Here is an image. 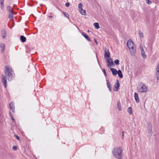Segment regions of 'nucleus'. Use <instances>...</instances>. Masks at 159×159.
<instances>
[{
  "label": "nucleus",
  "instance_id": "nucleus-32",
  "mask_svg": "<svg viewBox=\"0 0 159 159\" xmlns=\"http://www.w3.org/2000/svg\"><path fill=\"white\" fill-rule=\"evenodd\" d=\"M102 70H103V72L104 73V74L105 76H107V75L106 74V70H105V69L104 68H103L102 69Z\"/></svg>",
  "mask_w": 159,
  "mask_h": 159
},
{
  "label": "nucleus",
  "instance_id": "nucleus-40",
  "mask_svg": "<svg viewBox=\"0 0 159 159\" xmlns=\"http://www.w3.org/2000/svg\"><path fill=\"white\" fill-rule=\"evenodd\" d=\"M95 42H96V44H97V42H96V41H95Z\"/></svg>",
  "mask_w": 159,
  "mask_h": 159
},
{
  "label": "nucleus",
  "instance_id": "nucleus-8",
  "mask_svg": "<svg viewBox=\"0 0 159 159\" xmlns=\"http://www.w3.org/2000/svg\"><path fill=\"white\" fill-rule=\"evenodd\" d=\"M105 54L104 57L105 58H109L110 57V54L109 52V50L106 49L105 50Z\"/></svg>",
  "mask_w": 159,
  "mask_h": 159
},
{
  "label": "nucleus",
  "instance_id": "nucleus-6",
  "mask_svg": "<svg viewBox=\"0 0 159 159\" xmlns=\"http://www.w3.org/2000/svg\"><path fill=\"white\" fill-rule=\"evenodd\" d=\"M148 133L151 136L152 134V125L150 123L148 124Z\"/></svg>",
  "mask_w": 159,
  "mask_h": 159
},
{
  "label": "nucleus",
  "instance_id": "nucleus-11",
  "mask_svg": "<svg viewBox=\"0 0 159 159\" xmlns=\"http://www.w3.org/2000/svg\"><path fill=\"white\" fill-rule=\"evenodd\" d=\"M110 69L113 75H116L117 74V71L116 69L111 68H110Z\"/></svg>",
  "mask_w": 159,
  "mask_h": 159
},
{
  "label": "nucleus",
  "instance_id": "nucleus-30",
  "mask_svg": "<svg viewBox=\"0 0 159 159\" xmlns=\"http://www.w3.org/2000/svg\"><path fill=\"white\" fill-rule=\"evenodd\" d=\"M107 84L108 89L110 90V91H111V87L110 84V83Z\"/></svg>",
  "mask_w": 159,
  "mask_h": 159
},
{
  "label": "nucleus",
  "instance_id": "nucleus-3",
  "mask_svg": "<svg viewBox=\"0 0 159 159\" xmlns=\"http://www.w3.org/2000/svg\"><path fill=\"white\" fill-rule=\"evenodd\" d=\"M127 45L129 49L131 54L134 55L136 52L135 46L131 40H128Z\"/></svg>",
  "mask_w": 159,
  "mask_h": 159
},
{
  "label": "nucleus",
  "instance_id": "nucleus-23",
  "mask_svg": "<svg viewBox=\"0 0 159 159\" xmlns=\"http://www.w3.org/2000/svg\"><path fill=\"white\" fill-rule=\"evenodd\" d=\"M127 111L130 115L132 114V107H129L128 108Z\"/></svg>",
  "mask_w": 159,
  "mask_h": 159
},
{
  "label": "nucleus",
  "instance_id": "nucleus-21",
  "mask_svg": "<svg viewBox=\"0 0 159 159\" xmlns=\"http://www.w3.org/2000/svg\"><path fill=\"white\" fill-rule=\"evenodd\" d=\"M117 74L119 75V77L121 78L123 77V75L121 71L120 70H119L117 72Z\"/></svg>",
  "mask_w": 159,
  "mask_h": 159
},
{
  "label": "nucleus",
  "instance_id": "nucleus-12",
  "mask_svg": "<svg viewBox=\"0 0 159 159\" xmlns=\"http://www.w3.org/2000/svg\"><path fill=\"white\" fill-rule=\"evenodd\" d=\"M134 97L136 101V102L137 103H139V98L138 94L136 93H134Z\"/></svg>",
  "mask_w": 159,
  "mask_h": 159
},
{
  "label": "nucleus",
  "instance_id": "nucleus-10",
  "mask_svg": "<svg viewBox=\"0 0 159 159\" xmlns=\"http://www.w3.org/2000/svg\"><path fill=\"white\" fill-rule=\"evenodd\" d=\"M5 45L3 43H0V48L2 52H3L5 49Z\"/></svg>",
  "mask_w": 159,
  "mask_h": 159
},
{
  "label": "nucleus",
  "instance_id": "nucleus-16",
  "mask_svg": "<svg viewBox=\"0 0 159 159\" xmlns=\"http://www.w3.org/2000/svg\"><path fill=\"white\" fill-rule=\"evenodd\" d=\"M10 108L11 109L13 112H15V108L14 107V103L13 102H11L9 105Z\"/></svg>",
  "mask_w": 159,
  "mask_h": 159
},
{
  "label": "nucleus",
  "instance_id": "nucleus-35",
  "mask_svg": "<svg viewBox=\"0 0 159 159\" xmlns=\"http://www.w3.org/2000/svg\"><path fill=\"white\" fill-rule=\"evenodd\" d=\"M13 149L14 150H16V149H17V147L16 146H14L13 147Z\"/></svg>",
  "mask_w": 159,
  "mask_h": 159
},
{
  "label": "nucleus",
  "instance_id": "nucleus-15",
  "mask_svg": "<svg viewBox=\"0 0 159 159\" xmlns=\"http://www.w3.org/2000/svg\"><path fill=\"white\" fill-rule=\"evenodd\" d=\"M82 35L88 41H90V38L87 35V34L84 32L82 33Z\"/></svg>",
  "mask_w": 159,
  "mask_h": 159
},
{
  "label": "nucleus",
  "instance_id": "nucleus-13",
  "mask_svg": "<svg viewBox=\"0 0 159 159\" xmlns=\"http://www.w3.org/2000/svg\"><path fill=\"white\" fill-rule=\"evenodd\" d=\"M107 62L108 63L107 64V66L108 67H110V66H112L113 64V62L112 60H111V59L110 60H107Z\"/></svg>",
  "mask_w": 159,
  "mask_h": 159
},
{
  "label": "nucleus",
  "instance_id": "nucleus-19",
  "mask_svg": "<svg viewBox=\"0 0 159 159\" xmlns=\"http://www.w3.org/2000/svg\"><path fill=\"white\" fill-rule=\"evenodd\" d=\"M4 0H0V3L1 4V9H3L4 8Z\"/></svg>",
  "mask_w": 159,
  "mask_h": 159
},
{
  "label": "nucleus",
  "instance_id": "nucleus-34",
  "mask_svg": "<svg viewBox=\"0 0 159 159\" xmlns=\"http://www.w3.org/2000/svg\"><path fill=\"white\" fill-rule=\"evenodd\" d=\"M15 136L16 137V138L18 140H19L20 139V138H19V137L18 136V135H15Z\"/></svg>",
  "mask_w": 159,
  "mask_h": 159
},
{
  "label": "nucleus",
  "instance_id": "nucleus-9",
  "mask_svg": "<svg viewBox=\"0 0 159 159\" xmlns=\"http://www.w3.org/2000/svg\"><path fill=\"white\" fill-rule=\"evenodd\" d=\"M116 82V83L115 85V88L116 89L115 91H117L120 87V84L118 80H117Z\"/></svg>",
  "mask_w": 159,
  "mask_h": 159
},
{
  "label": "nucleus",
  "instance_id": "nucleus-14",
  "mask_svg": "<svg viewBox=\"0 0 159 159\" xmlns=\"http://www.w3.org/2000/svg\"><path fill=\"white\" fill-rule=\"evenodd\" d=\"M1 32L2 37L4 39L5 38L6 36V33L5 30H2Z\"/></svg>",
  "mask_w": 159,
  "mask_h": 159
},
{
  "label": "nucleus",
  "instance_id": "nucleus-27",
  "mask_svg": "<svg viewBox=\"0 0 159 159\" xmlns=\"http://www.w3.org/2000/svg\"><path fill=\"white\" fill-rule=\"evenodd\" d=\"M83 4L82 3H80L78 5L79 9H82Z\"/></svg>",
  "mask_w": 159,
  "mask_h": 159
},
{
  "label": "nucleus",
  "instance_id": "nucleus-18",
  "mask_svg": "<svg viewBox=\"0 0 159 159\" xmlns=\"http://www.w3.org/2000/svg\"><path fill=\"white\" fill-rule=\"evenodd\" d=\"M20 39L22 42H25L26 40V38L23 35L20 36Z\"/></svg>",
  "mask_w": 159,
  "mask_h": 159
},
{
  "label": "nucleus",
  "instance_id": "nucleus-24",
  "mask_svg": "<svg viewBox=\"0 0 159 159\" xmlns=\"http://www.w3.org/2000/svg\"><path fill=\"white\" fill-rule=\"evenodd\" d=\"M13 12L10 13L9 15V18L11 20H13Z\"/></svg>",
  "mask_w": 159,
  "mask_h": 159
},
{
  "label": "nucleus",
  "instance_id": "nucleus-5",
  "mask_svg": "<svg viewBox=\"0 0 159 159\" xmlns=\"http://www.w3.org/2000/svg\"><path fill=\"white\" fill-rule=\"evenodd\" d=\"M140 51L142 55V57L144 58H146V56L144 52V51L142 45H140Z\"/></svg>",
  "mask_w": 159,
  "mask_h": 159
},
{
  "label": "nucleus",
  "instance_id": "nucleus-38",
  "mask_svg": "<svg viewBox=\"0 0 159 159\" xmlns=\"http://www.w3.org/2000/svg\"><path fill=\"white\" fill-rule=\"evenodd\" d=\"M9 114H10V116H12L11 115V111H9Z\"/></svg>",
  "mask_w": 159,
  "mask_h": 159
},
{
  "label": "nucleus",
  "instance_id": "nucleus-36",
  "mask_svg": "<svg viewBox=\"0 0 159 159\" xmlns=\"http://www.w3.org/2000/svg\"><path fill=\"white\" fill-rule=\"evenodd\" d=\"M11 118L12 120L13 121H15V120H14V118H13V116H11Z\"/></svg>",
  "mask_w": 159,
  "mask_h": 159
},
{
  "label": "nucleus",
  "instance_id": "nucleus-37",
  "mask_svg": "<svg viewBox=\"0 0 159 159\" xmlns=\"http://www.w3.org/2000/svg\"><path fill=\"white\" fill-rule=\"evenodd\" d=\"M106 82L107 83V84H110V83L109 82V81L107 80H106Z\"/></svg>",
  "mask_w": 159,
  "mask_h": 159
},
{
  "label": "nucleus",
  "instance_id": "nucleus-28",
  "mask_svg": "<svg viewBox=\"0 0 159 159\" xmlns=\"http://www.w3.org/2000/svg\"><path fill=\"white\" fill-rule=\"evenodd\" d=\"M62 13L64 14L65 16L68 18H69V15L67 12L63 11Z\"/></svg>",
  "mask_w": 159,
  "mask_h": 159
},
{
  "label": "nucleus",
  "instance_id": "nucleus-2",
  "mask_svg": "<svg viewBox=\"0 0 159 159\" xmlns=\"http://www.w3.org/2000/svg\"><path fill=\"white\" fill-rule=\"evenodd\" d=\"M112 153L115 157L119 159H121L123 153L122 148L117 147L114 148L112 151Z\"/></svg>",
  "mask_w": 159,
  "mask_h": 159
},
{
  "label": "nucleus",
  "instance_id": "nucleus-7",
  "mask_svg": "<svg viewBox=\"0 0 159 159\" xmlns=\"http://www.w3.org/2000/svg\"><path fill=\"white\" fill-rule=\"evenodd\" d=\"M156 75L157 77V80H159V63L158 64L156 67Z\"/></svg>",
  "mask_w": 159,
  "mask_h": 159
},
{
  "label": "nucleus",
  "instance_id": "nucleus-26",
  "mask_svg": "<svg viewBox=\"0 0 159 159\" xmlns=\"http://www.w3.org/2000/svg\"><path fill=\"white\" fill-rule=\"evenodd\" d=\"M139 37L141 39L143 38V33L141 31H139Z\"/></svg>",
  "mask_w": 159,
  "mask_h": 159
},
{
  "label": "nucleus",
  "instance_id": "nucleus-33",
  "mask_svg": "<svg viewBox=\"0 0 159 159\" xmlns=\"http://www.w3.org/2000/svg\"><path fill=\"white\" fill-rule=\"evenodd\" d=\"M65 6L66 7H69L70 6V4L69 3H66L65 4Z\"/></svg>",
  "mask_w": 159,
  "mask_h": 159
},
{
  "label": "nucleus",
  "instance_id": "nucleus-29",
  "mask_svg": "<svg viewBox=\"0 0 159 159\" xmlns=\"http://www.w3.org/2000/svg\"><path fill=\"white\" fill-rule=\"evenodd\" d=\"M145 2L147 3L148 4H151L152 3V2L149 0H146Z\"/></svg>",
  "mask_w": 159,
  "mask_h": 159
},
{
  "label": "nucleus",
  "instance_id": "nucleus-39",
  "mask_svg": "<svg viewBox=\"0 0 159 159\" xmlns=\"http://www.w3.org/2000/svg\"><path fill=\"white\" fill-rule=\"evenodd\" d=\"M49 17L50 18H52V16H49Z\"/></svg>",
  "mask_w": 159,
  "mask_h": 159
},
{
  "label": "nucleus",
  "instance_id": "nucleus-4",
  "mask_svg": "<svg viewBox=\"0 0 159 159\" xmlns=\"http://www.w3.org/2000/svg\"><path fill=\"white\" fill-rule=\"evenodd\" d=\"M147 86L143 83H141L138 88L139 92L141 93H146L148 90Z\"/></svg>",
  "mask_w": 159,
  "mask_h": 159
},
{
  "label": "nucleus",
  "instance_id": "nucleus-1",
  "mask_svg": "<svg viewBox=\"0 0 159 159\" xmlns=\"http://www.w3.org/2000/svg\"><path fill=\"white\" fill-rule=\"evenodd\" d=\"M5 75H3L2 76V81L3 83L5 88L7 86V78L8 80H10L12 78V68L9 65L5 67Z\"/></svg>",
  "mask_w": 159,
  "mask_h": 159
},
{
  "label": "nucleus",
  "instance_id": "nucleus-20",
  "mask_svg": "<svg viewBox=\"0 0 159 159\" xmlns=\"http://www.w3.org/2000/svg\"><path fill=\"white\" fill-rule=\"evenodd\" d=\"M7 10L10 13L13 12L12 8L10 6H8L7 7Z\"/></svg>",
  "mask_w": 159,
  "mask_h": 159
},
{
  "label": "nucleus",
  "instance_id": "nucleus-22",
  "mask_svg": "<svg viewBox=\"0 0 159 159\" xmlns=\"http://www.w3.org/2000/svg\"><path fill=\"white\" fill-rule=\"evenodd\" d=\"M117 108L119 111H120L121 110V104L120 101H118L117 102Z\"/></svg>",
  "mask_w": 159,
  "mask_h": 159
},
{
  "label": "nucleus",
  "instance_id": "nucleus-31",
  "mask_svg": "<svg viewBox=\"0 0 159 159\" xmlns=\"http://www.w3.org/2000/svg\"><path fill=\"white\" fill-rule=\"evenodd\" d=\"M114 62L116 64L119 65V61L118 59H116L114 61Z\"/></svg>",
  "mask_w": 159,
  "mask_h": 159
},
{
  "label": "nucleus",
  "instance_id": "nucleus-25",
  "mask_svg": "<svg viewBox=\"0 0 159 159\" xmlns=\"http://www.w3.org/2000/svg\"><path fill=\"white\" fill-rule=\"evenodd\" d=\"M93 25L95 26V27L97 29H98L100 28L99 24L98 23H94Z\"/></svg>",
  "mask_w": 159,
  "mask_h": 159
},
{
  "label": "nucleus",
  "instance_id": "nucleus-17",
  "mask_svg": "<svg viewBox=\"0 0 159 159\" xmlns=\"http://www.w3.org/2000/svg\"><path fill=\"white\" fill-rule=\"evenodd\" d=\"M80 13L83 15H85L86 14L85 11L83 9L79 10Z\"/></svg>",
  "mask_w": 159,
  "mask_h": 159
}]
</instances>
